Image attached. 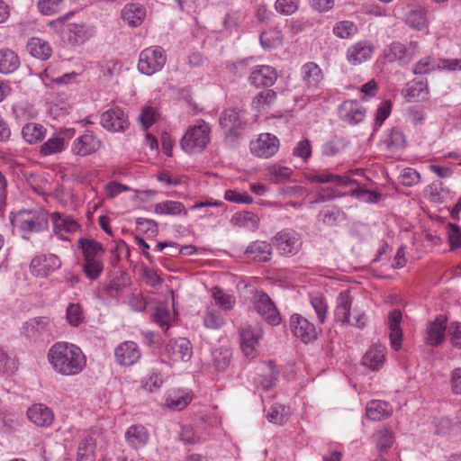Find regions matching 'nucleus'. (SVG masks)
<instances>
[{
    "mask_svg": "<svg viewBox=\"0 0 461 461\" xmlns=\"http://www.w3.org/2000/svg\"><path fill=\"white\" fill-rule=\"evenodd\" d=\"M391 111V101L384 100L379 104L375 118V127H380L384 123V122L389 117Z\"/></svg>",
    "mask_w": 461,
    "mask_h": 461,
    "instance_id": "nucleus-60",
    "label": "nucleus"
},
{
    "mask_svg": "<svg viewBox=\"0 0 461 461\" xmlns=\"http://www.w3.org/2000/svg\"><path fill=\"white\" fill-rule=\"evenodd\" d=\"M294 157L302 158L304 162L312 157V144L307 139L300 140L293 149Z\"/></svg>",
    "mask_w": 461,
    "mask_h": 461,
    "instance_id": "nucleus-57",
    "label": "nucleus"
},
{
    "mask_svg": "<svg viewBox=\"0 0 461 461\" xmlns=\"http://www.w3.org/2000/svg\"><path fill=\"white\" fill-rule=\"evenodd\" d=\"M20 66L18 55L10 49L0 50V73L11 74Z\"/></svg>",
    "mask_w": 461,
    "mask_h": 461,
    "instance_id": "nucleus-37",
    "label": "nucleus"
},
{
    "mask_svg": "<svg viewBox=\"0 0 461 461\" xmlns=\"http://www.w3.org/2000/svg\"><path fill=\"white\" fill-rule=\"evenodd\" d=\"M366 412L369 420H382L392 414L393 409L384 401L374 400L368 402Z\"/></svg>",
    "mask_w": 461,
    "mask_h": 461,
    "instance_id": "nucleus-35",
    "label": "nucleus"
},
{
    "mask_svg": "<svg viewBox=\"0 0 461 461\" xmlns=\"http://www.w3.org/2000/svg\"><path fill=\"white\" fill-rule=\"evenodd\" d=\"M27 417L38 427L48 428L54 420L52 410L42 403L33 404L27 411Z\"/></svg>",
    "mask_w": 461,
    "mask_h": 461,
    "instance_id": "nucleus-24",
    "label": "nucleus"
},
{
    "mask_svg": "<svg viewBox=\"0 0 461 461\" xmlns=\"http://www.w3.org/2000/svg\"><path fill=\"white\" fill-rule=\"evenodd\" d=\"M279 148V140L271 133H262L258 138L250 143L251 152L264 158L275 155Z\"/></svg>",
    "mask_w": 461,
    "mask_h": 461,
    "instance_id": "nucleus-15",
    "label": "nucleus"
},
{
    "mask_svg": "<svg viewBox=\"0 0 461 461\" xmlns=\"http://www.w3.org/2000/svg\"><path fill=\"white\" fill-rule=\"evenodd\" d=\"M402 312L393 310L388 314V326L390 329V342L393 350L398 351L402 346V330L400 327L402 321Z\"/></svg>",
    "mask_w": 461,
    "mask_h": 461,
    "instance_id": "nucleus-28",
    "label": "nucleus"
},
{
    "mask_svg": "<svg viewBox=\"0 0 461 461\" xmlns=\"http://www.w3.org/2000/svg\"><path fill=\"white\" fill-rule=\"evenodd\" d=\"M136 226L139 231L149 235H156L158 232V223L153 220L137 218Z\"/></svg>",
    "mask_w": 461,
    "mask_h": 461,
    "instance_id": "nucleus-62",
    "label": "nucleus"
},
{
    "mask_svg": "<svg viewBox=\"0 0 461 461\" xmlns=\"http://www.w3.org/2000/svg\"><path fill=\"white\" fill-rule=\"evenodd\" d=\"M154 212L158 214L168 215H177L182 212H184L185 215L187 214L185 210V205L178 201H164L155 204Z\"/></svg>",
    "mask_w": 461,
    "mask_h": 461,
    "instance_id": "nucleus-43",
    "label": "nucleus"
},
{
    "mask_svg": "<svg viewBox=\"0 0 461 461\" xmlns=\"http://www.w3.org/2000/svg\"><path fill=\"white\" fill-rule=\"evenodd\" d=\"M211 125L204 120H197L183 135L180 140L182 149L188 154L202 153L211 142Z\"/></svg>",
    "mask_w": 461,
    "mask_h": 461,
    "instance_id": "nucleus-4",
    "label": "nucleus"
},
{
    "mask_svg": "<svg viewBox=\"0 0 461 461\" xmlns=\"http://www.w3.org/2000/svg\"><path fill=\"white\" fill-rule=\"evenodd\" d=\"M125 440L133 449L142 448L147 445L149 434L148 429L141 424L130 426L125 432Z\"/></svg>",
    "mask_w": 461,
    "mask_h": 461,
    "instance_id": "nucleus-27",
    "label": "nucleus"
},
{
    "mask_svg": "<svg viewBox=\"0 0 461 461\" xmlns=\"http://www.w3.org/2000/svg\"><path fill=\"white\" fill-rule=\"evenodd\" d=\"M166 354L175 362L188 361L193 354L191 343L185 338L170 339L166 346Z\"/></svg>",
    "mask_w": 461,
    "mask_h": 461,
    "instance_id": "nucleus-20",
    "label": "nucleus"
},
{
    "mask_svg": "<svg viewBox=\"0 0 461 461\" xmlns=\"http://www.w3.org/2000/svg\"><path fill=\"white\" fill-rule=\"evenodd\" d=\"M450 342L453 347L461 348V323L454 321L448 327Z\"/></svg>",
    "mask_w": 461,
    "mask_h": 461,
    "instance_id": "nucleus-64",
    "label": "nucleus"
},
{
    "mask_svg": "<svg viewBox=\"0 0 461 461\" xmlns=\"http://www.w3.org/2000/svg\"><path fill=\"white\" fill-rule=\"evenodd\" d=\"M68 40L72 45L84 43L94 35V30L85 23H68Z\"/></svg>",
    "mask_w": 461,
    "mask_h": 461,
    "instance_id": "nucleus-32",
    "label": "nucleus"
},
{
    "mask_svg": "<svg viewBox=\"0 0 461 461\" xmlns=\"http://www.w3.org/2000/svg\"><path fill=\"white\" fill-rule=\"evenodd\" d=\"M290 328L294 335L308 343L317 338L315 326L306 318L294 313L290 318Z\"/></svg>",
    "mask_w": 461,
    "mask_h": 461,
    "instance_id": "nucleus-17",
    "label": "nucleus"
},
{
    "mask_svg": "<svg viewBox=\"0 0 461 461\" xmlns=\"http://www.w3.org/2000/svg\"><path fill=\"white\" fill-rule=\"evenodd\" d=\"M276 94L271 89H266L258 93L253 99L252 105L258 111L270 105L276 99Z\"/></svg>",
    "mask_w": 461,
    "mask_h": 461,
    "instance_id": "nucleus-54",
    "label": "nucleus"
},
{
    "mask_svg": "<svg viewBox=\"0 0 461 461\" xmlns=\"http://www.w3.org/2000/svg\"><path fill=\"white\" fill-rule=\"evenodd\" d=\"M78 248L82 250L84 260L102 259L104 253L103 245L93 239L80 238Z\"/></svg>",
    "mask_w": 461,
    "mask_h": 461,
    "instance_id": "nucleus-34",
    "label": "nucleus"
},
{
    "mask_svg": "<svg viewBox=\"0 0 461 461\" xmlns=\"http://www.w3.org/2000/svg\"><path fill=\"white\" fill-rule=\"evenodd\" d=\"M247 112L240 108H227L219 118L221 129L223 131L225 143L233 148L243 135L247 126Z\"/></svg>",
    "mask_w": 461,
    "mask_h": 461,
    "instance_id": "nucleus-3",
    "label": "nucleus"
},
{
    "mask_svg": "<svg viewBox=\"0 0 461 461\" xmlns=\"http://www.w3.org/2000/svg\"><path fill=\"white\" fill-rule=\"evenodd\" d=\"M405 23L409 26L419 31L426 28L428 24V20L425 8L421 6H417L413 9H411L406 14Z\"/></svg>",
    "mask_w": 461,
    "mask_h": 461,
    "instance_id": "nucleus-39",
    "label": "nucleus"
},
{
    "mask_svg": "<svg viewBox=\"0 0 461 461\" xmlns=\"http://www.w3.org/2000/svg\"><path fill=\"white\" fill-rule=\"evenodd\" d=\"M23 140L29 144H35L41 141L45 135V129L42 125L28 122L22 129Z\"/></svg>",
    "mask_w": 461,
    "mask_h": 461,
    "instance_id": "nucleus-40",
    "label": "nucleus"
},
{
    "mask_svg": "<svg viewBox=\"0 0 461 461\" xmlns=\"http://www.w3.org/2000/svg\"><path fill=\"white\" fill-rule=\"evenodd\" d=\"M288 409L282 404H274L267 411V419L274 424H283L288 418Z\"/></svg>",
    "mask_w": 461,
    "mask_h": 461,
    "instance_id": "nucleus-48",
    "label": "nucleus"
},
{
    "mask_svg": "<svg viewBox=\"0 0 461 461\" xmlns=\"http://www.w3.org/2000/svg\"><path fill=\"white\" fill-rule=\"evenodd\" d=\"M203 325L207 329L219 330L225 325V320L220 312L208 308L203 316Z\"/></svg>",
    "mask_w": 461,
    "mask_h": 461,
    "instance_id": "nucleus-53",
    "label": "nucleus"
},
{
    "mask_svg": "<svg viewBox=\"0 0 461 461\" xmlns=\"http://www.w3.org/2000/svg\"><path fill=\"white\" fill-rule=\"evenodd\" d=\"M231 351L228 348H220L212 352L213 366L218 371H224L230 366Z\"/></svg>",
    "mask_w": 461,
    "mask_h": 461,
    "instance_id": "nucleus-47",
    "label": "nucleus"
},
{
    "mask_svg": "<svg viewBox=\"0 0 461 461\" xmlns=\"http://www.w3.org/2000/svg\"><path fill=\"white\" fill-rule=\"evenodd\" d=\"M386 348L383 345H373L363 357V365L372 370H378L384 363Z\"/></svg>",
    "mask_w": 461,
    "mask_h": 461,
    "instance_id": "nucleus-33",
    "label": "nucleus"
},
{
    "mask_svg": "<svg viewBox=\"0 0 461 461\" xmlns=\"http://www.w3.org/2000/svg\"><path fill=\"white\" fill-rule=\"evenodd\" d=\"M440 66L437 60L429 56L421 59L414 64L413 73L416 75H424L438 68Z\"/></svg>",
    "mask_w": 461,
    "mask_h": 461,
    "instance_id": "nucleus-52",
    "label": "nucleus"
},
{
    "mask_svg": "<svg viewBox=\"0 0 461 461\" xmlns=\"http://www.w3.org/2000/svg\"><path fill=\"white\" fill-rule=\"evenodd\" d=\"M253 305L257 312L270 325H278L281 321L279 312L271 298L263 291H257L253 296Z\"/></svg>",
    "mask_w": 461,
    "mask_h": 461,
    "instance_id": "nucleus-10",
    "label": "nucleus"
},
{
    "mask_svg": "<svg viewBox=\"0 0 461 461\" xmlns=\"http://www.w3.org/2000/svg\"><path fill=\"white\" fill-rule=\"evenodd\" d=\"M95 442L91 436L84 438L78 445L77 461H95Z\"/></svg>",
    "mask_w": 461,
    "mask_h": 461,
    "instance_id": "nucleus-41",
    "label": "nucleus"
},
{
    "mask_svg": "<svg viewBox=\"0 0 461 461\" xmlns=\"http://www.w3.org/2000/svg\"><path fill=\"white\" fill-rule=\"evenodd\" d=\"M50 218L53 223L54 232L59 236H62L64 233L76 232L80 227L76 220L67 214L54 212L50 214Z\"/></svg>",
    "mask_w": 461,
    "mask_h": 461,
    "instance_id": "nucleus-29",
    "label": "nucleus"
},
{
    "mask_svg": "<svg viewBox=\"0 0 461 461\" xmlns=\"http://www.w3.org/2000/svg\"><path fill=\"white\" fill-rule=\"evenodd\" d=\"M357 32L356 24L351 21H341L333 27V33L341 39H348Z\"/></svg>",
    "mask_w": 461,
    "mask_h": 461,
    "instance_id": "nucleus-50",
    "label": "nucleus"
},
{
    "mask_svg": "<svg viewBox=\"0 0 461 461\" xmlns=\"http://www.w3.org/2000/svg\"><path fill=\"white\" fill-rule=\"evenodd\" d=\"M81 267L85 276L91 281L98 279L104 271L102 259L84 260Z\"/></svg>",
    "mask_w": 461,
    "mask_h": 461,
    "instance_id": "nucleus-45",
    "label": "nucleus"
},
{
    "mask_svg": "<svg viewBox=\"0 0 461 461\" xmlns=\"http://www.w3.org/2000/svg\"><path fill=\"white\" fill-rule=\"evenodd\" d=\"M447 236L451 250L461 247V230L457 225L448 224Z\"/></svg>",
    "mask_w": 461,
    "mask_h": 461,
    "instance_id": "nucleus-63",
    "label": "nucleus"
},
{
    "mask_svg": "<svg viewBox=\"0 0 461 461\" xmlns=\"http://www.w3.org/2000/svg\"><path fill=\"white\" fill-rule=\"evenodd\" d=\"M310 303L317 314L320 323H324L328 310V304L325 299L319 294H311Z\"/></svg>",
    "mask_w": 461,
    "mask_h": 461,
    "instance_id": "nucleus-51",
    "label": "nucleus"
},
{
    "mask_svg": "<svg viewBox=\"0 0 461 461\" xmlns=\"http://www.w3.org/2000/svg\"><path fill=\"white\" fill-rule=\"evenodd\" d=\"M114 356L119 365L130 366L140 360L141 353L135 342L124 341L116 347Z\"/></svg>",
    "mask_w": 461,
    "mask_h": 461,
    "instance_id": "nucleus-19",
    "label": "nucleus"
},
{
    "mask_svg": "<svg viewBox=\"0 0 461 461\" xmlns=\"http://www.w3.org/2000/svg\"><path fill=\"white\" fill-rule=\"evenodd\" d=\"M101 125L108 131L123 132L129 127L128 118L119 107L111 108L101 114Z\"/></svg>",
    "mask_w": 461,
    "mask_h": 461,
    "instance_id": "nucleus-11",
    "label": "nucleus"
},
{
    "mask_svg": "<svg viewBox=\"0 0 461 461\" xmlns=\"http://www.w3.org/2000/svg\"><path fill=\"white\" fill-rule=\"evenodd\" d=\"M102 146V141L91 131L76 138L71 145V153L75 156L86 157L95 153Z\"/></svg>",
    "mask_w": 461,
    "mask_h": 461,
    "instance_id": "nucleus-12",
    "label": "nucleus"
},
{
    "mask_svg": "<svg viewBox=\"0 0 461 461\" xmlns=\"http://www.w3.org/2000/svg\"><path fill=\"white\" fill-rule=\"evenodd\" d=\"M16 369V360L0 348V372L4 374H12Z\"/></svg>",
    "mask_w": 461,
    "mask_h": 461,
    "instance_id": "nucleus-58",
    "label": "nucleus"
},
{
    "mask_svg": "<svg viewBox=\"0 0 461 461\" xmlns=\"http://www.w3.org/2000/svg\"><path fill=\"white\" fill-rule=\"evenodd\" d=\"M353 299L349 291H343L339 293L337 297L336 307L334 310V318L337 322L342 325H348L350 323V311Z\"/></svg>",
    "mask_w": 461,
    "mask_h": 461,
    "instance_id": "nucleus-25",
    "label": "nucleus"
},
{
    "mask_svg": "<svg viewBox=\"0 0 461 461\" xmlns=\"http://www.w3.org/2000/svg\"><path fill=\"white\" fill-rule=\"evenodd\" d=\"M75 133L76 131L72 128L60 130L41 146V155L50 156L61 152L68 140L72 139L75 136Z\"/></svg>",
    "mask_w": 461,
    "mask_h": 461,
    "instance_id": "nucleus-16",
    "label": "nucleus"
},
{
    "mask_svg": "<svg viewBox=\"0 0 461 461\" xmlns=\"http://www.w3.org/2000/svg\"><path fill=\"white\" fill-rule=\"evenodd\" d=\"M122 18L131 27L140 26L146 17V8L135 3L127 4L122 10Z\"/></svg>",
    "mask_w": 461,
    "mask_h": 461,
    "instance_id": "nucleus-30",
    "label": "nucleus"
},
{
    "mask_svg": "<svg viewBox=\"0 0 461 461\" xmlns=\"http://www.w3.org/2000/svg\"><path fill=\"white\" fill-rule=\"evenodd\" d=\"M384 144L389 149L403 148L405 138L402 131L398 128H393L384 139Z\"/></svg>",
    "mask_w": 461,
    "mask_h": 461,
    "instance_id": "nucleus-49",
    "label": "nucleus"
},
{
    "mask_svg": "<svg viewBox=\"0 0 461 461\" xmlns=\"http://www.w3.org/2000/svg\"><path fill=\"white\" fill-rule=\"evenodd\" d=\"M169 320V311L163 305L157 306L153 313V321L161 328L168 329Z\"/></svg>",
    "mask_w": 461,
    "mask_h": 461,
    "instance_id": "nucleus-61",
    "label": "nucleus"
},
{
    "mask_svg": "<svg viewBox=\"0 0 461 461\" xmlns=\"http://www.w3.org/2000/svg\"><path fill=\"white\" fill-rule=\"evenodd\" d=\"M429 89L427 82L414 81L405 89V97L409 99L423 101L428 98Z\"/></svg>",
    "mask_w": 461,
    "mask_h": 461,
    "instance_id": "nucleus-44",
    "label": "nucleus"
},
{
    "mask_svg": "<svg viewBox=\"0 0 461 461\" xmlns=\"http://www.w3.org/2000/svg\"><path fill=\"white\" fill-rule=\"evenodd\" d=\"M277 79L276 68L267 65L256 67L250 73L249 81L256 87L272 86Z\"/></svg>",
    "mask_w": 461,
    "mask_h": 461,
    "instance_id": "nucleus-23",
    "label": "nucleus"
},
{
    "mask_svg": "<svg viewBox=\"0 0 461 461\" xmlns=\"http://www.w3.org/2000/svg\"><path fill=\"white\" fill-rule=\"evenodd\" d=\"M12 225L29 240V234L44 231L49 227L48 213L43 210H22L11 218Z\"/></svg>",
    "mask_w": 461,
    "mask_h": 461,
    "instance_id": "nucleus-5",
    "label": "nucleus"
},
{
    "mask_svg": "<svg viewBox=\"0 0 461 461\" xmlns=\"http://www.w3.org/2000/svg\"><path fill=\"white\" fill-rule=\"evenodd\" d=\"M306 178L312 183H334L337 186L357 185L350 191V195L358 200L369 203H376L381 198V194L375 191H369L359 186L357 182L348 176H338L328 171L308 173Z\"/></svg>",
    "mask_w": 461,
    "mask_h": 461,
    "instance_id": "nucleus-2",
    "label": "nucleus"
},
{
    "mask_svg": "<svg viewBox=\"0 0 461 461\" xmlns=\"http://www.w3.org/2000/svg\"><path fill=\"white\" fill-rule=\"evenodd\" d=\"M447 319L444 315H438L434 321L428 323L424 335L427 345L430 347L439 346L445 339Z\"/></svg>",
    "mask_w": 461,
    "mask_h": 461,
    "instance_id": "nucleus-18",
    "label": "nucleus"
},
{
    "mask_svg": "<svg viewBox=\"0 0 461 461\" xmlns=\"http://www.w3.org/2000/svg\"><path fill=\"white\" fill-rule=\"evenodd\" d=\"M67 0H38L37 7L43 15H53L63 10Z\"/></svg>",
    "mask_w": 461,
    "mask_h": 461,
    "instance_id": "nucleus-46",
    "label": "nucleus"
},
{
    "mask_svg": "<svg viewBox=\"0 0 461 461\" xmlns=\"http://www.w3.org/2000/svg\"><path fill=\"white\" fill-rule=\"evenodd\" d=\"M274 243L281 254L288 256L296 254L302 244L295 233L287 230L278 232L274 237Z\"/></svg>",
    "mask_w": 461,
    "mask_h": 461,
    "instance_id": "nucleus-21",
    "label": "nucleus"
},
{
    "mask_svg": "<svg viewBox=\"0 0 461 461\" xmlns=\"http://www.w3.org/2000/svg\"><path fill=\"white\" fill-rule=\"evenodd\" d=\"M298 0H276V10L281 14L291 15L298 9Z\"/></svg>",
    "mask_w": 461,
    "mask_h": 461,
    "instance_id": "nucleus-59",
    "label": "nucleus"
},
{
    "mask_svg": "<svg viewBox=\"0 0 461 461\" xmlns=\"http://www.w3.org/2000/svg\"><path fill=\"white\" fill-rule=\"evenodd\" d=\"M304 85V96L308 101H317L321 92L323 73L315 62H307L301 68Z\"/></svg>",
    "mask_w": 461,
    "mask_h": 461,
    "instance_id": "nucleus-6",
    "label": "nucleus"
},
{
    "mask_svg": "<svg viewBox=\"0 0 461 461\" xmlns=\"http://www.w3.org/2000/svg\"><path fill=\"white\" fill-rule=\"evenodd\" d=\"M212 294L215 301V304L223 312H230L234 308L236 300L233 295L225 293L218 286H214L212 289Z\"/></svg>",
    "mask_w": 461,
    "mask_h": 461,
    "instance_id": "nucleus-42",
    "label": "nucleus"
},
{
    "mask_svg": "<svg viewBox=\"0 0 461 461\" xmlns=\"http://www.w3.org/2000/svg\"><path fill=\"white\" fill-rule=\"evenodd\" d=\"M167 61V56L161 47H149L143 50L139 57L138 69L140 73L151 76L161 70Z\"/></svg>",
    "mask_w": 461,
    "mask_h": 461,
    "instance_id": "nucleus-7",
    "label": "nucleus"
},
{
    "mask_svg": "<svg viewBox=\"0 0 461 461\" xmlns=\"http://www.w3.org/2000/svg\"><path fill=\"white\" fill-rule=\"evenodd\" d=\"M66 316H67L68 322L71 326H73V327L79 326L84 320L83 311H82L80 304L69 303L67 308Z\"/></svg>",
    "mask_w": 461,
    "mask_h": 461,
    "instance_id": "nucleus-55",
    "label": "nucleus"
},
{
    "mask_svg": "<svg viewBox=\"0 0 461 461\" xmlns=\"http://www.w3.org/2000/svg\"><path fill=\"white\" fill-rule=\"evenodd\" d=\"M262 336L263 330L258 324H244L240 327V348L247 357L254 358L257 357L258 347Z\"/></svg>",
    "mask_w": 461,
    "mask_h": 461,
    "instance_id": "nucleus-9",
    "label": "nucleus"
},
{
    "mask_svg": "<svg viewBox=\"0 0 461 461\" xmlns=\"http://www.w3.org/2000/svg\"><path fill=\"white\" fill-rule=\"evenodd\" d=\"M29 52L41 60L48 59L52 54V49L49 42L41 38H32L27 43Z\"/></svg>",
    "mask_w": 461,
    "mask_h": 461,
    "instance_id": "nucleus-38",
    "label": "nucleus"
},
{
    "mask_svg": "<svg viewBox=\"0 0 461 461\" xmlns=\"http://www.w3.org/2000/svg\"><path fill=\"white\" fill-rule=\"evenodd\" d=\"M48 358L53 369L62 375H77L86 364L80 348L68 342L55 343L49 350Z\"/></svg>",
    "mask_w": 461,
    "mask_h": 461,
    "instance_id": "nucleus-1",
    "label": "nucleus"
},
{
    "mask_svg": "<svg viewBox=\"0 0 461 461\" xmlns=\"http://www.w3.org/2000/svg\"><path fill=\"white\" fill-rule=\"evenodd\" d=\"M246 254L256 261H268L271 258L272 248L267 241L257 240L246 249Z\"/></svg>",
    "mask_w": 461,
    "mask_h": 461,
    "instance_id": "nucleus-36",
    "label": "nucleus"
},
{
    "mask_svg": "<svg viewBox=\"0 0 461 461\" xmlns=\"http://www.w3.org/2000/svg\"><path fill=\"white\" fill-rule=\"evenodd\" d=\"M61 267V260L54 254L39 255L32 258L30 269L38 277H46Z\"/></svg>",
    "mask_w": 461,
    "mask_h": 461,
    "instance_id": "nucleus-14",
    "label": "nucleus"
},
{
    "mask_svg": "<svg viewBox=\"0 0 461 461\" xmlns=\"http://www.w3.org/2000/svg\"><path fill=\"white\" fill-rule=\"evenodd\" d=\"M52 323L49 317L30 319L24 325L25 336L33 341L43 340L51 335Z\"/></svg>",
    "mask_w": 461,
    "mask_h": 461,
    "instance_id": "nucleus-13",
    "label": "nucleus"
},
{
    "mask_svg": "<svg viewBox=\"0 0 461 461\" xmlns=\"http://www.w3.org/2000/svg\"><path fill=\"white\" fill-rule=\"evenodd\" d=\"M443 183L437 181L430 184L427 189L426 194L429 200L432 203H441L444 202L445 195L443 194Z\"/></svg>",
    "mask_w": 461,
    "mask_h": 461,
    "instance_id": "nucleus-56",
    "label": "nucleus"
},
{
    "mask_svg": "<svg viewBox=\"0 0 461 461\" xmlns=\"http://www.w3.org/2000/svg\"><path fill=\"white\" fill-rule=\"evenodd\" d=\"M374 46L366 41H358L350 46L347 51V59L352 65H358L371 59Z\"/></svg>",
    "mask_w": 461,
    "mask_h": 461,
    "instance_id": "nucleus-26",
    "label": "nucleus"
},
{
    "mask_svg": "<svg viewBox=\"0 0 461 461\" xmlns=\"http://www.w3.org/2000/svg\"><path fill=\"white\" fill-rule=\"evenodd\" d=\"M418 51V41H410L407 46L402 42L393 41L384 48L383 57L388 62L397 61L400 65H406Z\"/></svg>",
    "mask_w": 461,
    "mask_h": 461,
    "instance_id": "nucleus-8",
    "label": "nucleus"
},
{
    "mask_svg": "<svg viewBox=\"0 0 461 461\" xmlns=\"http://www.w3.org/2000/svg\"><path fill=\"white\" fill-rule=\"evenodd\" d=\"M339 113L343 122L355 125L364 120L366 109L357 101L347 100L340 104Z\"/></svg>",
    "mask_w": 461,
    "mask_h": 461,
    "instance_id": "nucleus-22",
    "label": "nucleus"
},
{
    "mask_svg": "<svg viewBox=\"0 0 461 461\" xmlns=\"http://www.w3.org/2000/svg\"><path fill=\"white\" fill-rule=\"evenodd\" d=\"M192 400L193 396L189 393L173 390L167 393L164 406L171 411H182Z\"/></svg>",
    "mask_w": 461,
    "mask_h": 461,
    "instance_id": "nucleus-31",
    "label": "nucleus"
}]
</instances>
